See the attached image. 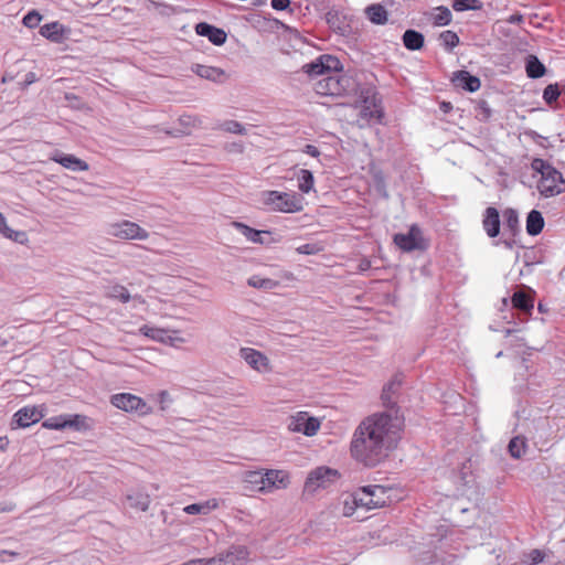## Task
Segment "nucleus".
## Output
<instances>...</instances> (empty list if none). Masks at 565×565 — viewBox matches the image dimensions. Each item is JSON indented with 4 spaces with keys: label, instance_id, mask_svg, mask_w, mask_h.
Here are the masks:
<instances>
[{
    "label": "nucleus",
    "instance_id": "f257e3e1",
    "mask_svg": "<svg viewBox=\"0 0 565 565\" xmlns=\"http://www.w3.org/2000/svg\"><path fill=\"white\" fill-rule=\"evenodd\" d=\"M403 426L404 419L397 412L394 415L381 412L365 417L353 431L351 457L364 467H376L396 447Z\"/></svg>",
    "mask_w": 565,
    "mask_h": 565
},
{
    "label": "nucleus",
    "instance_id": "f03ea898",
    "mask_svg": "<svg viewBox=\"0 0 565 565\" xmlns=\"http://www.w3.org/2000/svg\"><path fill=\"white\" fill-rule=\"evenodd\" d=\"M531 168L533 171L541 174L537 182V190L541 195L550 198L565 191V179L562 173L547 161L535 158L531 162Z\"/></svg>",
    "mask_w": 565,
    "mask_h": 565
},
{
    "label": "nucleus",
    "instance_id": "7ed1b4c3",
    "mask_svg": "<svg viewBox=\"0 0 565 565\" xmlns=\"http://www.w3.org/2000/svg\"><path fill=\"white\" fill-rule=\"evenodd\" d=\"M303 196L296 192L265 191L262 202L269 211L280 213H298L303 210Z\"/></svg>",
    "mask_w": 565,
    "mask_h": 565
},
{
    "label": "nucleus",
    "instance_id": "20e7f679",
    "mask_svg": "<svg viewBox=\"0 0 565 565\" xmlns=\"http://www.w3.org/2000/svg\"><path fill=\"white\" fill-rule=\"evenodd\" d=\"M354 88V79L351 76L341 73V71L330 72L315 85L316 92L324 96L345 95L353 92Z\"/></svg>",
    "mask_w": 565,
    "mask_h": 565
},
{
    "label": "nucleus",
    "instance_id": "39448f33",
    "mask_svg": "<svg viewBox=\"0 0 565 565\" xmlns=\"http://www.w3.org/2000/svg\"><path fill=\"white\" fill-rule=\"evenodd\" d=\"M248 481L257 484L262 492H271L274 489L286 488L289 477L284 470H267L265 473L255 471L249 473Z\"/></svg>",
    "mask_w": 565,
    "mask_h": 565
},
{
    "label": "nucleus",
    "instance_id": "423d86ee",
    "mask_svg": "<svg viewBox=\"0 0 565 565\" xmlns=\"http://www.w3.org/2000/svg\"><path fill=\"white\" fill-rule=\"evenodd\" d=\"M362 105L360 107L359 120L364 124L380 122L383 117L381 99L373 88L361 92Z\"/></svg>",
    "mask_w": 565,
    "mask_h": 565
},
{
    "label": "nucleus",
    "instance_id": "0eeeda50",
    "mask_svg": "<svg viewBox=\"0 0 565 565\" xmlns=\"http://www.w3.org/2000/svg\"><path fill=\"white\" fill-rule=\"evenodd\" d=\"M107 234L126 241H145L149 237V233L131 221H121L111 223L107 226Z\"/></svg>",
    "mask_w": 565,
    "mask_h": 565
},
{
    "label": "nucleus",
    "instance_id": "6e6552de",
    "mask_svg": "<svg viewBox=\"0 0 565 565\" xmlns=\"http://www.w3.org/2000/svg\"><path fill=\"white\" fill-rule=\"evenodd\" d=\"M342 64L340 60L330 54H322L315 61L302 66V71L309 76H326L332 71H341Z\"/></svg>",
    "mask_w": 565,
    "mask_h": 565
},
{
    "label": "nucleus",
    "instance_id": "1a4fd4ad",
    "mask_svg": "<svg viewBox=\"0 0 565 565\" xmlns=\"http://www.w3.org/2000/svg\"><path fill=\"white\" fill-rule=\"evenodd\" d=\"M338 477L337 470L328 467H318L308 475L303 490L307 493H315L318 489L328 487Z\"/></svg>",
    "mask_w": 565,
    "mask_h": 565
},
{
    "label": "nucleus",
    "instance_id": "9d476101",
    "mask_svg": "<svg viewBox=\"0 0 565 565\" xmlns=\"http://www.w3.org/2000/svg\"><path fill=\"white\" fill-rule=\"evenodd\" d=\"M111 404L125 412H136L146 415L150 412V407L139 396L130 393H119L111 396Z\"/></svg>",
    "mask_w": 565,
    "mask_h": 565
},
{
    "label": "nucleus",
    "instance_id": "9b49d317",
    "mask_svg": "<svg viewBox=\"0 0 565 565\" xmlns=\"http://www.w3.org/2000/svg\"><path fill=\"white\" fill-rule=\"evenodd\" d=\"M376 493H384V488L381 486H367L362 488L359 492L350 494L352 500L355 501L358 509L365 511L381 508L385 504V501H373V497Z\"/></svg>",
    "mask_w": 565,
    "mask_h": 565
},
{
    "label": "nucleus",
    "instance_id": "f8f14e48",
    "mask_svg": "<svg viewBox=\"0 0 565 565\" xmlns=\"http://www.w3.org/2000/svg\"><path fill=\"white\" fill-rule=\"evenodd\" d=\"M534 291L531 288L527 289H519L513 292L511 297L512 309L519 311L520 316H524L525 318L522 321H525L527 317H531L534 309Z\"/></svg>",
    "mask_w": 565,
    "mask_h": 565
},
{
    "label": "nucleus",
    "instance_id": "ddd939ff",
    "mask_svg": "<svg viewBox=\"0 0 565 565\" xmlns=\"http://www.w3.org/2000/svg\"><path fill=\"white\" fill-rule=\"evenodd\" d=\"M393 241H394L395 245L398 248H401L403 252H412L415 249H420L422 248V244H420L422 231L416 224H413L409 227L407 233L395 234Z\"/></svg>",
    "mask_w": 565,
    "mask_h": 565
},
{
    "label": "nucleus",
    "instance_id": "4468645a",
    "mask_svg": "<svg viewBox=\"0 0 565 565\" xmlns=\"http://www.w3.org/2000/svg\"><path fill=\"white\" fill-rule=\"evenodd\" d=\"M247 552L244 547H234L226 554L206 561H198L195 565H244Z\"/></svg>",
    "mask_w": 565,
    "mask_h": 565
},
{
    "label": "nucleus",
    "instance_id": "2eb2a0df",
    "mask_svg": "<svg viewBox=\"0 0 565 565\" xmlns=\"http://www.w3.org/2000/svg\"><path fill=\"white\" fill-rule=\"evenodd\" d=\"M239 356L254 370L258 372H266L269 370L268 358L258 350L253 348H242Z\"/></svg>",
    "mask_w": 565,
    "mask_h": 565
},
{
    "label": "nucleus",
    "instance_id": "dca6fc26",
    "mask_svg": "<svg viewBox=\"0 0 565 565\" xmlns=\"http://www.w3.org/2000/svg\"><path fill=\"white\" fill-rule=\"evenodd\" d=\"M320 428V422L316 417H310L307 413H299L290 424V429L302 433L306 436H313Z\"/></svg>",
    "mask_w": 565,
    "mask_h": 565
},
{
    "label": "nucleus",
    "instance_id": "f3484780",
    "mask_svg": "<svg viewBox=\"0 0 565 565\" xmlns=\"http://www.w3.org/2000/svg\"><path fill=\"white\" fill-rule=\"evenodd\" d=\"M50 159L71 171H87L89 169L86 161L75 157L74 154L64 153L58 150L52 152Z\"/></svg>",
    "mask_w": 565,
    "mask_h": 565
},
{
    "label": "nucleus",
    "instance_id": "a211bd4d",
    "mask_svg": "<svg viewBox=\"0 0 565 565\" xmlns=\"http://www.w3.org/2000/svg\"><path fill=\"white\" fill-rule=\"evenodd\" d=\"M43 417L42 409L36 406H24L13 415V423L18 427L26 428L40 422Z\"/></svg>",
    "mask_w": 565,
    "mask_h": 565
},
{
    "label": "nucleus",
    "instance_id": "6ab92c4d",
    "mask_svg": "<svg viewBox=\"0 0 565 565\" xmlns=\"http://www.w3.org/2000/svg\"><path fill=\"white\" fill-rule=\"evenodd\" d=\"M500 225L499 211L493 206L487 207L482 218V226L487 235L491 238L497 237L500 233Z\"/></svg>",
    "mask_w": 565,
    "mask_h": 565
},
{
    "label": "nucleus",
    "instance_id": "aec40b11",
    "mask_svg": "<svg viewBox=\"0 0 565 565\" xmlns=\"http://www.w3.org/2000/svg\"><path fill=\"white\" fill-rule=\"evenodd\" d=\"M399 386L401 380L397 376H395L386 385H384L381 394V401L383 406L387 408L386 412L392 413L393 415L395 414V412L398 413V411L395 409L396 402L394 401V395L396 394Z\"/></svg>",
    "mask_w": 565,
    "mask_h": 565
},
{
    "label": "nucleus",
    "instance_id": "412c9836",
    "mask_svg": "<svg viewBox=\"0 0 565 565\" xmlns=\"http://www.w3.org/2000/svg\"><path fill=\"white\" fill-rule=\"evenodd\" d=\"M253 23L259 28L260 31L264 32H292L291 28L284 24L277 19H270L262 15H254Z\"/></svg>",
    "mask_w": 565,
    "mask_h": 565
},
{
    "label": "nucleus",
    "instance_id": "4be33fe9",
    "mask_svg": "<svg viewBox=\"0 0 565 565\" xmlns=\"http://www.w3.org/2000/svg\"><path fill=\"white\" fill-rule=\"evenodd\" d=\"M452 82L456 86L470 93L477 92L481 85L479 77L471 75L467 71L456 72L452 76Z\"/></svg>",
    "mask_w": 565,
    "mask_h": 565
},
{
    "label": "nucleus",
    "instance_id": "5701e85b",
    "mask_svg": "<svg viewBox=\"0 0 565 565\" xmlns=\"http://www.w3.org/2000/svg\"><path fill=\"white\" fill-rule=\"evenodd\" d=\"M233 226L246 237L247 241L255 243V244H264L263 235H268V231H259L255 230L244 223L241 222H233Z\"/></svg>",
    "mask_w": 565,
    "mask_h": 565
},
{
    "label": "nucleus",
    "instance_id": "b1692460",
    "mask_svg": "<svg viewBox=\"0 0 565 565\" xmlns=\"http://www.w3.org/2000/svg\"><path fill=\"white\" fill-rule=\"evenodd\" d=\"M525 72L527 77L536 79L545 75L546 67L536 55L531 54L525 58Z\"/></svg>",
    "mask_w": 565,
    "mask_h": 565
},
{
    "label": "nucleus",
    "instance_id": "393cba45",
    "mask_svg": "<svg viewBox=\"0 0 565 565\" xmlns=\"http://www.w3.org/2000/svg\"><path fill=\"white\" fill-rule=\"evenodd\" d=\"M544 227V217L537 210H532L526 216V232L531 236L539 235Z\"/></svg>",
    "mask_w": 565,
    "mask_h": 565
},
{
    "label": "nucleus",
    "instance_id": "a878e982",
    "mask_svg": "<svg viewBox=\"0 0 565 565\" xmlns=\"http://www.w3.org/2000/svg\"><path fill=\"white\" fill-rule=\"evenodd\" d=\"M218 507V501L216 499H210L203 502L192 503L184 507L183 511L186 514H203L206 515L211 511L215 510Z\"/></svg>",
    "mask_w": 565,
    "mask_h": 565
},
{
    "label": "nucleus",
    "instance_id": "bb28decb",
    "mask_svg": "<svg viewBox=\"0 0 565 565\" xmlns=\"http://www.w3.org/2000/svg\"><path fill=\"white\" fill-rule=\"evenodd\" d=\"M503 225L504 233L509 232L512 236H515L520 232V221L516 210L505 209L503 211Z\"/></svg>",
    "mask_w": 565,
    "mask_h": 565
},
{
    "label": "nucleus",
    "instance_id": "cd10ccee",
    "mask_svg": "<svg viewBox=\"0 0 565 565\" xmlns=\"http://www.w3.org/2000/svg\"><path fill=\"white\" fill-rule=\"evenodd\" d=\"M126 501L130 508L147 511L150 504V497L143 492H134L127 494Z\"/></svg>",
    "mask_w": 565,
    "mask_h": 565
},
{
    "label": "nucleus",
    "instance_id": "c85d7f7f",
    "mask_svg": "<svg viewBox=\"0 0 565 565\" xmlns=\"http://www.w3.org/2000/svg\"><path fill=\"white\" fill-rule=\"evenodd\" d=\"M365 14L374 24H384L387 21V11L379 3L366 7Z\"/></svg>",
    "mask_w": 565,
    "mask_h": 565
},
{
    "label": "nucleus",
    "instance_id": "c756f323",
    "mask_svg": "<svg viewBox=\"0 0 565 565\" xmlns=\"http://www.w3.org/2000/svg\"><path fill=\"white\" fill-rule=\"evenodd\" d=\"M428 20L431 24L437 26L447 25L451 21V12L446 7H438L429 13Z\"/></svg>",
    "mask_w": 565,
    "mask_h": 565
},
{
    "label": "nucleus",
    "instance_id": "7c9ffc66",
    "mask_svg": "<svg viewBox=\"0 0 565 565\" xmlns=\"http://www.w3.org/2000/svg\"><path fill=\"white\" fill-rule=\"evenodd\" d=\"M194 72L202 78L212 79L213 82H220L224 72L220 68L205 65H195Z\"/></svg>",
    "mask_w": 565,
    "mask_h": 565
},
{
    "label": "nucleus",
    "instance_id": "2f4dec72",
    "mask_svg": "<svg viewBox=\"0 0 565 565\" xmlns=\"http://www.w3.org/2000/svg\"><path fill=\"white\" fill-rule=\"evenodd\" d=\"M298 188L302 193H309L315 188V178L311 171L301 169L297 175Z\"/></svg>",
    "mask_w": 565,
    "mask_h": 565
},
{
    "label": "nucleus",
    "instance_id": "473e14b6",
    "mask_svg": "<svg viewBox=\"0 0 565 565\" xmlns=\"http://www.w3.org/2000/svg\"><path fill=\"white\" fill-rule=\"evenodd\" d=\"M508 450H509V454L511 455V457H513L515 459L521 458L525 454V450H526L525 438L521 437V436L513 437L508 445Z\"/></svg>",
    "mask_w": 565,
    "mask_h": 565
},
{
    "label": "nucleus",
    "instance_id": "72a5a7b5",
    "mask_svg": "<svg viewBox=\"0 0 565 565\" xmlns=\"http://www.w3.org/2000/svg\"><path fill=\"white\" fill-rule=\"evenodd\" d=\"M139 332L147 338L163 343L167 342V340L170 338L166 330L147 324L140 327Z\"/></svg>",
    "mask_w": 565,
    "mask_h": 565
},
{
    "label": "nucleus",
    "instance_id": "f704fd0d",
    "mask_svg": "<svg viewBox=\"0 0 565 565\" xmlns=\"http://www.w3.org/2000/svg\"><path fill=\"white\" fill-rule=\"evenodd\" d=\"M106 296L111 299H117L122 303H127L132 298L128 289L121 285H114L108 287Z\"/></svg>",
    "mask_w": 565,
    "mask_h": 565
},
{
    "label": "nucleus",
    "instance_id": "c9c22d12",
    "mask_svg": "<svg viewBox=\"0 0 565 565\" xmlns=\"http://www.w3.org/2000/svg\"><path fill=\"white\" fill-rule=\"evenodd\" d=\"M71 33V30L65 28V25L61 24L60 22H51L46 23L40 29V35H67Z\"/></svg>",
    "mask_w": 565,
    "mask_h": 565
},
{
    "label": "nucleus",
    "instance_id": "e433bc0d",
    "mask_svg": "<svg viewBox=\"0 0 565 565\" xmlns=\"http://www.w3.org/2000/svg\"><path fill=\"white\" fill-rule=\"evenodd\" d=\"M87 417L79 414L74 415H65V424L66 428H72L74 430H84L87 428Z\"/></svg>",
    "mask_w": 565,
    "mask_h": 565
},
{
    "label": "nucleus",
    "instance_id": "4c0bfd02",
    "mask_svg": "<svg viewBox=\"0 0 565 565\" xmlns=\"http://www.w3.org/2000/svg\"><path fill=\"white\" fill-rule=\"evenodd\" d=\"M217 128L223 131H226L230 134H235V135H245L246 134V128L241 122H238L236 120H225L222 124H220Z\"/></svg>",
    "mask_w": 565,
    "mask_h": 565
},
{
    "label": "nucleus",
    "instance_id": "58836bf2",
    "mask_svg": "<svg viewBox=\"0 0 565 565\" xmlns=\"http://www.w3.org/2000/svg\"><path fill=\"white\" fill-rule=\"evenodd\" d=\"M196 35H226V33L222 29H217L212 26L209 23L201 22L195 25Z\"/></svg>",
    "mask_w": 565,
    "mask_h": 565
},
{
    "label": "nucleus",
    "instance_id": "ea45409f",
    "mask_svg": "<svg viewBox=\"0 0 565 565\" xmlns=\"http://www.w3.org/2000/svg\"><path fill=\"white\" fill-rule=\"evenodd\" d=\"M42 426L44 428L54 430L66 429L65 415L50 417L42 423Z\"/></svg>",
    "mask_w": 565,
    "mask_h": 565
},
{
    "label": "nucleus",
    "instance_id": "a19ab883",
    "mask_svg": "<svg viewBox=\"0 0 565 565\" xmlns=\"http://www.w3.org/2000/svg\"><path fill=\"white\" fill-rule=\"evenodd\" d=\"M561 95L557 84H548L543 90V99L547 105L555 103Z\"/></svg>",
    "mask_w": 565,
    "mask_h": 565
},
{
    "label": "nucleus",
    "instance_id": "79ce46f5",
    "mask_svg": "<svg viewBox=\"0 0 565 565\" xmlns=\"http://www.w3.org/2000/svg\"><path fill=\"white\" fill-rule=\"evenodd\" d=\"M455 11L477 10L481 8L479 0H455L452 3Z\"/></svg>",
    "mask_w": 565,
    "mask_h": 565
},
{
    "label": "nucleus",
    "instance_id": "37998d69",
    "mask_svg": "<svg viewBox=\"0 0 565 565\" xmlns=\"http://www.w3.org/2000/svg\"><path fill=\"white\" fill-rule=\"evenodd\" d=\"M2 234L4 237L13 241V242H17V243H24V241H26V234L22 231H14L12 228H10L8 225H6V227L2 230V232L0 233Z\"/></svg>",
    "mask_w": 565,
    "mask_h": 565
},
{
    "label": "nucleus",
    "instance_id": "c03bdc74",
    "mask_svg": "<svg viewBox=\"0 0 565 565\" xmlns=\"http://www.w3.org/2000/svg\"><path fill=\"white\" fill-rule=\"evenodd\" d=\"M358 510L359 509L356 508V503L354 500H352L351 495L350 494L345 495L342 501L343 516H347V518L353 516Z\"/></svg>",
    "mask_w": 565,
    "mask_h": 565
},
{
    "label": "nucleus",
    "instance_id": "a18cd8bd",
    "mask_svg": "<svg viewBox=\"0 0 565 565\" xmlns=\"http://www.w3.org/2000/svg\"><path fill=\"white\" fill-rule=\"evenodd\" d=\"M41 21L42 15L35 10L30 11L22 20L23 24L29 29L38 26Z\"/></svg>",
    "mask_w": 565,
    "mask_h": 565
},
{
    "label": "nucleus",
    "instance_id": "49530a36",
    "mask_svg": "<svg viewBox=\"0 0 565 565\" xmlns=\"http://www.w3.org/2000/svg\"><path fill=\"white\" fill-rule=\"evenodd\" d=\"M425 38H402L406 49L411 51L419 50L424 45Z\"/></svg>",
    "mask_w": 565,
    "mask_h": 565
},
{
    "label": "nucleus",
    "instance_id": "de8ad7c7",
    "mask_svg": "<svg viewBox=\"0 0 565 565\" xmlns=\"http://www.w3.org/2000/svg\"><path fill=\"white\" fill-rule=\"evenodd\" d=\"M525 557H526V561H525V562H526L529 565H536V564H539V563L543 562V559H544V554H543V552H542V551H540V550H532L530 553H527V554L525 555Z\"/></svg>",
    "mask_w": 565,
    "mask_h": 565
},
{
    "label": "nucleus",
    "instance_id": "09e8293b",
    "mask_svg": "<svg viewBox=\"0 0 565 565\" xmlns=\"http://www.w3.org/2000/svg\"><path fill=\"white\" fill-rule=\"evenodd\" d=\"M296 250L298 254H301V255H316L317 253H319L320 247L317 244L308 243V244L298 246L296 248Z\"/></svg>",
    "mask_w": 565,
    "mask_h": 565
},
{
    "label": "nucleus",
    "instance_id": "8fccbe9b",
    "mask_svg": "<svg viewBox=\"0 0 565 565\" xmlns=\"http://www.w3.org/2000/svg\"><path fill=\"white\" fill-rule=\"evenodd\" d=\"M470 466L468 462L462 463L461 470H460V482L462 487L468 486L470 482L473 481L472 475L470 471H468Z\"/></svg>",
    "mask_w": 565,
    "mask_h": 565
},
{
    "label": "nucleus",
    "instance_id": "3c124183",
    "mask_svg": "<svg viewBox=\"0 0 565 565\" xmlns=\"http://www.w3.org/2000/svg\"><path fill=\"white\" fill-rule=\"evenodd\" d=\"M270 282V279H264L258 276H253L248 279V285L255 288H267Z\"/></svg>",
    "mask_w": 565,
    "mask_h": 565
},
{
    "label": "nucleus",
    "instance_id": "603ef678",
    "mask_svg": "<svg viewBox=\"0 0 565 565\" xmlns=\"http://www.w3.org/2000/svg\"><path fill=\"white\" fill-rule=\"evenodd\" d=\"M443 45L445 46V50L448 52H451L454 47H456L459 44L460 38H444Z\"/></svg>",
    "mask_w": 565,
    "mask_h": 565
},
{
    "label": "nucleus",
    "instance_id": "864d4df0",
    "mask_svg": "<svg viewBox=\"0 0 565 565\" xmlns=\"http://www.w3.org/2000/svg\"><path fill=\"white\" fill-rule=\"evenodd\" d=\"M270 4L273 9L282 11L290 6V0H271Z\"/></svg>",
    "mask_w": 565,
    "mask_h": 565
},
{
    "label": "nucleus",
    "instance_id": "5fc2aeb1",
    "mask_svg": "<svg viewBox=\"0 0 565 565\" xmlns=\"http://www.w3.org/2000/svg\"><path fill=\"white\" fill-rule=\"evenodd\" d=\"M303 152L315 158L319 157L320 154L319 149L313 145H306Z\"/></svg>",
    "mask_w": 565,
    "mask_h": 565
},
{
    "label": "nucleus",
    "instance_id": "6e6d98bb",
    "mask_svg": "<svg viewBox=\"0 0 565 565\" xmlns=\"http://www.w3.org/2000/svg\"><path fill=\"white\" fill-rule=\"evenodd\" d=\"M38 79L35 73L33 72H29L28 74H25V77H24V81H23V85L24 87L35 83Z\"/></svg>",
    "mask_w": 565,
    "mask_h": 565
},
{
    "label": "nucleus",
    "instance_id": "4d7b16f0",
    "mask_svg": "<svg viewBox=\"0 0 565 565\" xmlns=\"http://www.w3.org/2000/svg\"><path fill=\"white\" fill-rule=\"evenodd\" d=\"M209 41L215 46H222L227 38H207Z\"/></svg>",
    "mask_w": 565,
    "mask_h": 565
},
{
    "label": "nucleus",
    "instance_id": "13d9d810",
    "mask_svg": "<svg viewBox=\"0 0 565 565\" xmlns=\"http://www.w3.org/2000/svg\"><path fill=\"white\" fill-rule=\"evenodd\" d=\"M480 108L482 109V113L484 114L486 118H489L491 115V109L489 108L488 104L486 102H482L480 104Z\"/></svg>",
    "mask_w": 565,
    "mask_h": 565
},
{
    "label": "nucleus",
    "instance_id": "bf43d9fd",
    "mask_svg": "<svg viewBox=\"0 0 565 565\" xmlns=\"http://www.w3.org/2000/svg\"><path fill=\"white\" fill-rule=\"evenodd\" d=\"M370 266H371L370 260H367V259H362V260L360 262V264H359V269H360L361 271H364V270H367V269L370 268Z\"/></svg>",
    "mask_w": 565,
    "mask_h": 565
},
{
    "label": "nucleus",
    "instance_id": "052dcab7",
    "mask_svg": "<svg viewBox=\"0 0 565 565\" xmlns=\"http://www.w3.org/2000/svg\"><path fill=\"white\" fill-rule=\"evenodd\" d=\"M9 445V440L7 437H0V451L6 450Z\"/></svg>",
    "mask_w": 565,
    "mask_h": 565
},
{
    "label": "nucleus",
    "instance_id": "680f3d73",
    "mask_svg": "<svg viewBox=\"0 0 565 565\" xmlns=\"http://www.w3.org/2000/svg\"><path fill=\"white\" fill-rule=\"evenodd\" d=\"M522 19H523V17H522V15L513 14V15H511V17L508 19V22H510V23H516V22H520Z\"/></svg>",
    "mask_w": 565,
    "mask_h": 565
},
{
    "label": "nucleus",
    "instance_id": "e2e57ef3",
    "mask_svg": "<svg viewBox=\"0 0 565 565\" xmlns=\"http://www.w3.org/2000/svg\"><path fill=\"white\" fill-rule=\"evenodd\" d=\"M6 225H7L6 217L2 215V213H0V233L6 227Z\"/></svg>",
    "mask_w": 565,
    "mask_h": 565
},
{
    "label": "nucleus",
    "instance_id": "0e129e2a",
    "mask_svg": "<svg viewBox=\"0 0 565 565\" xmlns=\"http://www.w3.org/2000/svg\"><path fill=\"white\" fill-rule=\"evenodd\" d=\"M403 35H422V33L415 30H406Z\"/></svg>",
    "mask_w": 565,
    "mask_h": 565
},
{
    "label": "nucleus",
    "instance_id": "69168bd1",
    "mask_svg": "<svg viewBox=\"0 0 565 565\" xmlns=\"http://www.w3.org/2000/svg\"><path fill=\"white\" fill-rule=\"evenodd\" d=\"M515 331H516L515 329H505V330H504V333H505V335L508 337V335L512 334V333H513V332H515Z\"/></svg>",
    "mask_w": 565,
    "mask_h": 565
},
{
    "label": "nucleus",
    "instance_id": "338daca9",
    "mask_svg": "<svg viewBox=\"0 0 565 565\" xmlns=\"http://www.w3.org/2000/svg\"><path fill=\"white\" fill-rule=\"evenodd\" d=\"M440 35H456V33L448 30V31L443 32Z\"/></svg>",
    "mask_w": 565,
    "mask_h": 565
},
{
    "label": "nucleus",
    "instance_id": "774afa93",
    "mask_svg": "<svg viewBox=\"0 0 565 565\" xmlns=\"http://www.w3.org/2000/svg\"><path fill=\"white\" fill-rule=\"evenodd\" d=\"M263 3H265V1H264V0H254V4H255V6H260V4H263Z\"/></svg>",
    "mask_w": 565,
    "mask_h": 565
}]
</instances>
